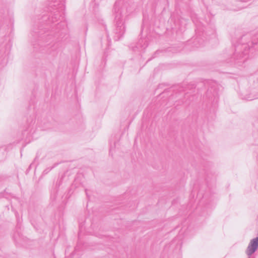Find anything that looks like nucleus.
<instances>
[{
	"instance_id": "nucleus-1",
	"label": "nucleus",
	"mask_w": 258,
	"mask_h": 258,
	"mask_svg": "<svg viewBox=\"0 0 258 258\" xmlns=\"http://www.w3.org/2000/svg\"><path fill=\"white\" fill-rule=\"evenodd\" d=\"M133 8L127 3L116 2L114 5V13L116 28L115 32L122 36L125 31L124 18L133 11Z\"/></svg>"
},
{
	"instance_id": "nucleus-2",
	"label": "nucleus",
	"mask_w": 258,
	"mask_h": 258,
	"mask_svg": "<svg viewBox=\"0 0 258 258\" xmlns=\"http://www.w3.org/2000/svg\"><path fill=\"white\" fill-rule=\"evenodd\" d=\"M241 44L238 45L236 48L234 56L240 61H244L247 58L248 50L252 51L253 47L258 48V37L254 36L252 38L244 36L241 38Z\"/></svg>"
},
{
	"instance_id": "nucleus-3",
	"label": "nucleus",
	"mask_w": 258,
	"mask_h": 258,
	"mask_svg": "<svg viewBox=\"0 0 258 258\" xmlns=\"http://www.w3.org/2000/svg\"><path fill=\"white\" fill-rule=\"evenodd\" d=\"M258 247V237L252 239L248 244L246 250V254L250 256L253 254Z\"/></svg>"
},
{
	"instance_id": "nucleus-4",
	"label": "nucleus",
	"mask_w": 258,
	"mask_h": 258,
	"mask_svg": "<svg viewBox=\"0 0 258 258\" xmlns=\"http://www.w3.org/2000/svg\"><path fill=\"white\" fill-rule=\"evenodd\" d=\"M50 7L55 8L59 12H62L64 9V0H52Z\"/></svg>"
},
{
	"instance_id": "nucleus-5",
	"label": "nucleus",
	"mask_w": 258,
	"mask_h": 258,
	"mask_svg": "<svg viewBox=\"0 0 258 258\" xmlns=\"http://www.w3.org/2000/svg\"><path fill=\"white\" fill-rule=\"evenodd\" d=\"M52 21L53 22L56 21V20H53V17L52 18ZM55 19H56V18H55Z\"/></svg>"
}]
</instances>
